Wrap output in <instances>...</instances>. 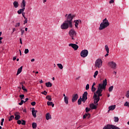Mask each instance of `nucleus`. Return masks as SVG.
<instances>
[{"label":"nucleus","mask_w":129,"mask_h":129,"mask_svg":"<svg viewBox=\"0 0 129 129\" xmlns=\"http://www.w3.org/2000/svg\"><path fill=\"white\" fill-rule=\"evenodd\" d=\"M32 127H33V128H37V123L33 122L32 123Z\"/></svg>","instance_id":"28"},{"label":"nucleus","mask_w":129,"mask_h":129,"mask_svg":"<svg viewBox=\"0 0 129 129\" xmlns=\"http://www.w3.org/2000/svg\"><path fill=\"white\" fill-rule=\"evenodd\" d=\"M25 83H26V82L25 81L22 82L20 83V85H21V86H23V85H24V84H25Z\"/></svg>","instance_id":"52"},{"label":"nucleus","mask_w":129,"mask_h":129,"mask_svg":"<svg viewBox=\"0 0 129 129\" xmlns=\"http://www.w3.org/2000/svg\"><path fill=\"white\" fill-rule=\"evenodd\" d=\"M17 123L18 124H22V121L21 120H18Z\"/></svg>","instance_id":"48"},{"label":"nucleus","mask_w":129,"mask_h":129,"mask_svg":"<svg viewBox=\"0 0 129 129\" xmlns=\"http://www.w3.org/2000/svg\"><path fill=\"white\" fill-rule=\"evenodd\" d=\"M105 50L106 51L107 53H109V48L108 47V45H105Z\"/></svg>","instance_id":"23"},{"label":"nucleus","mask_w":129,"mask_h":129,"mask_svg":"<svg viewBox=\"0 0 129 129\" xmlns=\"http://www.w3.org/2000/svg\"><path fill=\"white\" fill-rule=\"evenodd\" d=\"M108 108H109L108 112H109L110 110H114V109H115V105H111L109 106Z\"/></svg>","instance_id":"17"},{"label":"nucleus","mask_w":129,"mask_h":129,"mask_svg":"<svg viewBox=\"0 0 129 129\" xmlns=\"http://www.w3.org/2000/svg\"><path fill=\"white\" fill-rule=\"evenodd\" d=\"M57 65L58 68H59V69H60V70L63 69V65H62V64L57 63Z\"/></svg>","instance_id":"27"},{"label":"nucleus","mask_w":129,"mask_h":129,"mask_svg":"<svg viewBox=\"0 0 129 129\" xmlns=\"http://www.w3.org/2000/svg\"><path fill=\"white\" fill-rule=\"evenodd\" d=\"M69 46V47H72L75 51H76L79 48V46L76 44L70 43Z\"/></svg>","instance_id":"9"},{"label":"nucleus","mask_w":129,"mask_h":129,"mask_svg":"<svg viewBox=\"0 0 129 129\" xmlns=\"http://www.w3.org/2000/svg\"><path fill=\"white\" fill-rule=\"evenodd\" d=\"M20 112H16L15 113H14V115L16 116V115H20Z\"/></svg>","instance_id":"49"},{"label":"nucleus","mask_w":129,"mask_h":129,"mask_svg":"<svg viewBox=\"0 0 129 129\" xmlns=\"http://www.w3.org/2000/svg\"><path fill=\"white\" fill-rule=\"evenodd\" d=\"M97 105H96L95 104H91L90 105V107L91 108V109H96V108H97Z\"/></svg>","instance_id":"14"},{"label":"nucleus","mask_w":129,"mask_h":129,"mask_svg":"<svg viewBox=\"0 0 129 129\" xmlns=\"http://www.w3.org/2000/svg\"><path fill=\"white\" fill-rule=\"evenodd\" d=\"M106 85H107V81L106 80V79H105L103 81L102 84H99V86L97 89V91L98 92L99 91H103V89L105 90V88H106Z\"/></svg>","instance_id":"4"},{"label":"nucleus","mask_w":129,"mask_h":129,"mask_svg":"<svg viewBox=\"0 0 129 129\" xmlns=\"http://www.w3.org/2000/svg\"><path fill=\"white\" fill-rule=\"evenodd\" d=\"M24 19H25V21H24V25L28 23V18H26Z\"/></svg>","instance_id":"38"},{"label":"nucleus","mask_w":129,"mask_h":129,"mask_svg":"<svg viewBox=\"0 0 129 129\" xmlns=\"http://www.w3.org/2000/svg\"><path fill=\"white\" fill-rule=\"evenodd\" d=\"M90 111V109L88 107H86V112H88Z\"/></svg>","instance_id":"44"},{"label":"nucleus","mask_w":129,"mask_h":129,"mask_svg":"<svg viewBox=\"0 0 129 129\" xmlns=\"http://www.w3.org/2000/svg\"><path fill=\"white\" fill-rule=\"evenodd\" d=\"M27 100H29V98H26L25 99V101H24V102H26V101H27Z\"/></svg>","instance_id":"59"},{"label":"nucleus","mask_w":129,"mask_h":129,"mask_svg":"<svg viewBox=\"0 0 129 129\" xmlns=\"http://www.w3.org/2000/svg\"><path fill=\"white\" fill-rule=\"evenodd\" d=\"M14 118H15V120H19V119H20V118H21V115H15V117Z\"/></svg>","instance_id":"25"},{"label":"nucleus","mask_w":129,"mask_h":129,"mask_svg":"<svg viewBox=\"0 0 129 129\" xmlns=\"http://www.w3.org/2000/svg\"><path fill=\"white\" fill-rule=\"evenodd\" d=\"M96 93H94L93 96V98H94V104L98 105V102L99 101V100H100V96H102V94H101V93H102V92L101 91H99V92H98V91L97 90ZM97 94H98V96Z\"/></svg>","instance_id":"2"},{"label":"nucleus","mask_w":129,"mask_h":129,"mask_svg":"<svg viewBox=\"0 0 129 129\" xmlns=\"http://www.w3.org/2000/svg\"><path fill=\"white\" fill-rule=\"evenodd\" d=\"M37 112H38V111L35 110V108H33L32 110V114L33 117H37V115H36Z\"/></svg>","instance_id":"13"},{"label":"nucleus","mask_w":129,"mask_h":129,"mask_svg":"<svg viewBox=\"0 0 129 129\" xmlns=\"http://www.w3.org/2000/svg\"><path fill=\"white\" fill-rule=\"evenodd\" d=\"M21 32V35L22 36H23V35H24V33H25V30H23V29H21L20 30Z\"/></svg>","instance_id":"46"},{"label":"nucleus","mask_w":129,"mask_h":129,"mask_svg":"<svg viewBox=\"0 0 129 129\" xmlns=\"http://www.w3.org/2000/svg\"><path fill=\"white\" fill-rule=\"evenodd\" d=\"M22 16H23V18H24V19H26V17H25V13H22Z\"/></svg>","instance_id":"56"},{"label":"nucleus","mask_w":129,"mask_h":129,"mask_svg":"<svg viewBox=\"0 0 129 129\" xmlns=\"http://www.w3.org/2000/svg\"><path fill=\"white\" fill-rule=\"evenodd\" d=\"M82 102V98H81V97H80V98H79L78 100V105H81Z\"/></svg>","instance_id":"24"},{"label":"nucleus","mask_w":129,"mask_h":129,"mask_svg":"<svg viewBox=\"0 0 129 129\" xmlns=\"http://www.w3.org/2000/svg\"><path fill=\"white\" fill-rule=\"evenodd\" d=\"M21 124H22V125H25L26 124V121L22 120V122L21 123Z\"/></svg>","instance_id":"45"},{"label":"nucleus","mask_w":129,"mask_h":129,"mask_svg":"<svg viewBox=\"0 0 129 129\" xmlns=\"http://www.w3.org/2000/svg\"><path fill=\"white\" fill-rule=\"evenodd\" d=\"M102 66V60L101 59H98L95 62V67L98 68H100Z\"/></svg>","instance_id":"6"},{"label":"nucleus","mask_w":129,"mask_h":129,"mask_svg":"<svg viewBox=\"0 0 129 129\" xmlns=\"http://www.w3.org/2000/svg\"><path fill=\"white\" fill-rule=\"evenodd\" d=\"M88 95V93L87 92H84V94H83L82 97V102L83 103H85V101L87 100V95Z\"/></svg>","instance_id":"8"},{"label":"nucleus","mask_w":129,"mask_h":129,"mask_svg":"<svg viewBox=\"0 0 129 129\" xmlns=\"http://www.w3.org/2000/svg\"><path fill=\"white\" fill-rule=\"evenodd\" d=\"M21 7L22 9H24V10H25V9H26V1H25V0H22V2L21 4Z\"/></svg>","instance_id":"15"},{"label":"nucleus","mask_w":129,"mask_h":129,"mask_svg":"<svg viewBox=\"0 0 129 129\" xmlns=\"http://www.w3.org/2000/svg\"><path fill=\"white\" fill-rule=\"evenodd\" d=\"M114 3V0H111L109 1V4H113Z\"/></svg>","instance_id":"54"},{"label":"nucleus","mask_w":129,"mask_h":129,"mask_svg":"<svg viewBox=\"0 0 129 129\" xmlns=\"http://www.w3.org/2000/svg\"><path fill=\"white\" fill-rule=\"evenodd\" d=\"M16 31H17V29L15 28H13L12 33H14V32H16Z\"/></svg>","instance_id":"55"},{"label":"nucleus","mask_w":129,"mask_h":129,"mask_svg":"<svg viewBox=\"0 0 129 129\" xmlns=\"http://www.w3.org/2000/svg\"><path fill=\"white\" fill-rule=\"evenodd\" d=\"M108 65L111 68H112V69H115L116 68V63L113 61L109 62Z\"/></svg>","instance_id":"10"},{"label":"nucleus","mask_w":129,"mask_h":129,"mask_svg":"<svg viewBox=\"0 0 129 129\" xmlns=\"http://www.w3.org/2000/svg\"><path fill=\"white\" fill-rule=\"evenodd\" d=\"M83 119L86 118V116L84 114L83 117Z\"/></svg>","instance_id":"61"},{"label":"nucleus","mask_w":129,"mask_h":129,"mask_svg":"<svg viewBox=\"0 0 129 129\" xmlns=\"http://www.w3.org/2000/svg\"><path fill=\"white\" fill-rule=\"evenodd\" d=\"M108 26H109V22H108L107 19L105 18L103 20L102 22L100 24L99 30L100 31H102V30H104V29L107 28Z\"/></svg>","instance_id":"3"},{"label":"nucleus","mask_w":129,"mask_h":129,"mask_svg":"<svg viewBox=\"0 0 129 129\" xmlns=\"http://www.w3.org/2000/svg\"><path fill=\"white\" fill-rule=\"evenodd\" d=\"M42 94H44V95H47V92L46 91H44L43 92H41Z\"/></svg>","instance_id":"47"},{"label":"nucleus","mask_w":129,"mask_h":129,"mask_svg":"<svg viewBox=\"0 0 129 129\" xmlns=\"http://www.w3.org/2000/svg\"><path fill=\"white\" fill-rule=\"evenodd\" d=\"M74 22L75 23V27L77 28V29H78V25L81 24L82 21L80 20H74Z\"/></svg>","instance_id":"12"},{"label":"nucleus","mask_w":129,"mask_h":129,"mask_svg":"<svg viewBox=\"0 0 129 129\" xmlns=\"http://www.w3.org/2000/svg\"><path fill=\"white\" fill-rule=\"evenodd\" d=\"M31 104L32 106H34V105H36V102H32L31 103Z\"/></svg>","instance_id":"51"},{"label":"nucleus","mask_w":129,"mask_h":129,"mask_svg":"<svg viewBox=\"0 0 129 129\" xmlns=\"http://www.w3.org/2000/svg\"><path fill=\"white\" fill-rule=\"evenodd\" d=\"M52 103H53V102H49V101H48L47 102V105H48V106H51V104H52Z\"/></svg>","instance_id":"34"},{"label":"nucleus","mask_w":129,"mask_h":129,"mask_svg":"<svg viewBox=\"0 0 129 129\" xmlns=\"http://www.w3.org/2000/svg\"><path fill=\"white\" fill-rule=\"evenodd\" d=\"M80 78V77H78L76 79V80H79V79Z\"/></svg>","instance_id":"63"},{"label":"nucleus","mask_w":129,"mask_h":129,"mask_svg":"<svg viewBox=\"0 0 129 129\" xmlns=\"http://www.w3.org/2000/svg\"><path fill=\"white\" fill-rule=\"evenodd\" d=\"M46 99H47L48 100H49V101H52V98H51V96L50 95H47L46 97Z\"/></svg>","instance_id":"26"},{"label":"nucleus","mask_w":129,"mask_h":129,"mask_svg":"<svg viewBox=\"0 0 129 129\" xmlns=\"http://www.w3.org/2000/svg\"><path fill=\"white\" fill-rule=\"evenodd\" d=\"M126 97H127V98H129V91H127Z\"/></svg>","instance_id":"50"},{"label":"nucleus","mask_w":129,"mask_h":129,"mask_svg":"<svg viewBox=\"0 0 129 129\" xmlns=\"http://www.w3.org/2000/svg\"><path fill=\"white\" fill-rule=\"evenodd\" d=\"M81 56L82 58H85L88 56V50L87 49H84L81 52Z\"/></svg>","instance_id":"7"},{"label":"nucleus","mask_w":129,"mask_h":129,"mask_svg":"<svg viewBox=\"0 0 129 129\" xmlns=\"http://www.w3.org/2000/svg\"><path fill=\"white\" fill-rule=\"evenodd\" d=\"M17 59V56H14L13 58V61H15Z\"/></svg>","instance_id":"57"},{"label":"nucleus","mask_w":129,"mask_h":129,"mask_svg":"<svg viewBox=\"0 0 129 129\" xmlns=\"http://www.w3.org/2000/svg\"><path fill=\"white\" fill-rule=\"evenodd\" d=\"M66 17L67 19L60 26V28L62 30H67L70 28L73 27V24H72V20L75 18L76 15L73 14H66Z\"/></svg>","instance_id":"1"},{"label":"nucleus","mask_w":129,"mask_h":129,"mask_svg":"<svg viewBox=\"0 0 129 129\" xmlns=\"http://www.w3.org/2000/svg\"><path fill=\"white\" fill-rule=\"evenodd\" d=\"M19 97H20L21 99H24V97H25V95L24 94L23 95H20L19 96Z\"/></svg>","instance_id":"37"},{"label":"nucleus","mask_w":129,"mask_h":129,"mask_svg":"<svg viewBox=\"0 0 129 129\" xmlns=\"http://www.w3.org/2000/svg\"><path fill=\"white\" fill-rule=\"evenodd\" d=\"M22 70H23V66L21 67L19 69H18L17 75H19V74H20V73L22 72Z\"/></svg>","instance_id":"19"},{"label":"nucleus","mask_w":129,"mask_h":129,"mask_svg":"<svg viewBox=\"0 0 129 129\" xmlns=\"http://www.w3.org/2000/svg\"><path fill=\"white\" fill-rule=\"evenodd\" d=\"M24 100H22L20 102V103H19V105H23V104L24 103Z\"/></svg>","instance_id":"41"},{"label":"nucleus","mask_w":129,"mask_h":129,"mask_svg":"<svg viewBox=\"0 0 129 129\" xmlns=\"http://www.w3.org/2000/svg\"><path fill=\"white\" fill-rule=\"evenodd\" d=\"M91 90H92V92H94V91H95V90H96V88H95V87H92Z\"/></svg>","instance_id":"40"},{"label":"nucleus","mask_w":129,"mask_h":129,"mask_svg":"<svg viewBox=\"0 0 129 129\" xmlns=\"http://www.w3.org/2000/svg\"><path fill=\"white\" fill-rule=\"evenodd\" d=\"M88 89H89V84H88L86 86V90H88Z\"/></svg>","instance_id":"43"},{"label":"nucleus","mask_w":129,"mask_h":129,"mask_svg":"<svg viewBox=\"0 0 129 129\" xmlns=\"http://www.w3.org/2000/svg\"><path fill=\"white\" fill-rule=\"evenodd\" d=\"M45 117L47 120H49V119H51V118H52V117H51V115H50V113H47L45 114Z\"/></svg>","instance_id":"16"},{"label":"nucleus","mask_w":129,"mask_h":129,"mask_svg":"<svg viewBox=\"0 0 129 129\" xmlns=\"http://www.w3.org/2000/svg\"><path fill=\"white\" fill-rule=\"evenodd\" d=\"M13 5H14V7L15 8V9H17V8L19 7V2H18L14 1L13 2Z\"/></svg>","instance_id":"18"},{"label":"nucleus","mask_w":129,"mask_h":129,"mask_svg":"<svg viewBox=\"0 0 129 129\" xmlns=\"http://www.w3.org/2000/svg\"><path fill=\"white\" fill-rule=\"evenodd\" d=\"M20 44H23V42H22V38H20Z\"/></svg>","instance_id":"58"},{"label":"nucleus","mask_w":129,"mask_h":129,"mask_svg":"<svg viewBox=\"0 0 129 129\" xmlns=\"http://www.w3.org/2000/svg\"><path fill=\"white\" fill-rule=\"evenodd\" d=\"M69 35L70 36L72 40H75L77 37V32L74 29H71L69 31Z\"/></svg>","instance_id":"5"},{"label":"nucleus","mask_w":129,"mask_h":129,"mask_svg":"<svg viewBox=\"0 0 129 129\" xmlns=\"http://www.w3.org/2000/svg\"><path fill=\"white\" fill-rule=\"evenodd\" d=\"M22 88L24 90V91H25V92H27L28 91V90H27V89H26V88L25 87V86H24V85H22Z\"/></svg>","instance_id":"32"},{"label":"nucleus","mask_w":129,"mask_h":129,"mask_svg":"<svg viewBox=\"0 0 129 129\" xmlns=\"http://www.w3.org/2000/svg\"><path fill=\"white\" fill-rule=\"evenodd\" d=\"M107 56H108V53H107L105 55V57H107Z\"/></svg>","instance_id":"64"},{"label":"nucleus","mask_w":129,"mask_h":129,"mask_svg":"<svg viewBox=\"0 0 129 129\" xmlns=\"http://www.w3.org/2000/svg\"><path fill=\"white\" fill-rule=\"evenodd\" d=\"M15 118V116L14 115H11L9 118V121H11L13 120Z\"/></svg>","instance_id":"29"},{"label":"nucleus","mask_w":129,"mask_h":129,"mask_svg":"<svg viewBox=\"0 0 129 129\" xmlns=\"http://www.w3.org/2000/svg\"><path fill=\"white\" fill-rule=\"evenodd\" d=\"M4 121H5V119L2 118V120H1V125H4Z\"/></svg>","instance_id":"35"},{"label":"nucleus","mask_w":129,"mask_h":129,"mask_svg":"<svg viewBox=\"0 0 129 129\" xmlns=\"http://www.w3.org/2000/svg\"><path fill=\"white\" fill-rule=\"evenodd\" d=\"M25 54H28L29 53V49L26 48L24 51Z\"/></svg>","instance_id":"36"},{"label":"nucleus","mask_w":129,"mask_h":129,"mask_svg":"<svg viewBox=\"0 0 129 129\" xmlns=\"http://www.w3.org/2000/svg\"><path fill=\"white\" fill-rule=\"evenodd\" d=\"M95 83H93L92 87H94V86L96 85Z\"/></svg>","instance_id":"62"},{"label":"nucleus","mask_w":129,"mask_h":129,"mask_svg":"<svg viewBox=\"0 0 129 129\" xmlns=\"http://www.w3.org/2000/svg\"><path fill=\"white\" fill-rule=\"evenodd\" d=\"M124 105V106H127V107H129V102H126Z\"/></svg>","instance_id":"39"},{"label":"nucleus","mask_w":129,"mask_h":129,"mask_svg":"<svg viewBox=\"0 0 129 129\" xmlns=\"http://www.w3.org/2000/svg\"><path fill=\"white\" fill-rule=\"evenodd\" d=\"M45 85L46 87H52V83H50V82L46 83Z\"/></svg>","instance_id":"22"},{"label":"nucleus","mask_w":129,"mask_h":129,"mask_svg":"<svg viewBox=\"0 0 129 129\" xmlns=\"http://www.w3.org/2000/svg\"><path fill=\"white\" fill-rule=\"evenodd\" d=\"M31 62H34L35 61V58H33L31 60Z\"/></svg>","instance_id":"60"},{"label":"nucleus","mask_w":129,"mask_h":129,"mask_svg":"<svg viewBox=\"0 0 129 129\" xmlns=\"http://www.w3.org/2000/svg\"><path fill=\"white\" fill-rule=\"evenodd\" d=\"M97 75H98V71H96L94 73V78H96V77L97 76Z\"/></svg>","instance_id":"30"},{"label":"nucleus","mask_w":129,"mask_h":129,"mask_svg":"<svg viewBox=\"0 0 129 129\" xmlns=\"http://www.w3.org/2000/svg\"><path fill=\"white\" fill-rule=\"evenodd\" d=\"M20 23H17L16 25H15L16 28H17V27H20Z\"/></svg>","instance_id":"53"},{"label":"nucleus","mask_w":129,"mask_h":129,"mask_svg":"<svg viewBox=\"0 0 129 129\" xmlns=\"http://www.w3.org/2000/svg\"><path fill=\"white\" fill-rule=\"evenodd\" d=\"M25 11L24 8H22V9H20L18 11L17 13L19 14V15H21L22 13H24Z\"/></svg>","instance_id":"21"},{"label":"nucleus","mask_w":129,"mask_h":129,"mask_svg":"<svg viewBox=\"0 0 129 129\" xmlns=\"http://www.w3.org/2000/svg\"><path fill=\"white\" fill-rule=\"evenodd\" d=\"M85 115H86V117H87V116H89L88 117V118H90V114L89 113H86L85 114Z\"/></svg>","instance_id":"42"},{"label":"nucleus","mask_w":129,"mask_h":129,"mask_svg":"<svg viewBox=\"0 0 129 129\" xmlns=\"http://www.w3.org/2000/svg\"><path fill=\"white\" fill-rule=\"evenodd\" d=\"M77 99H78V94H74L72 96V102H75L77 101Z\"/></svg>","instance_id":"11"},{"label":"nucleus","mask_w":129,"mask_h":129,"mask_svg":"<svg viewBox=\"0 0 129 129\" xmlns=\"http://www.w3.org/2000/svg\"><path fill=\"white\" fill-rule=\"evenodd\" d=\"M69 99V98H68V97H64V101L65 103H66L67 104H68V103H69V101H68Z\"/></svg>","instance_id":"20"},{"label":"nucleus","mask_w":129,"mask_h":129,"mask_svg":"<svg viewBox=\"0 0 129 129\" xmlns=\"http://www.w3.org/2000/svg\"><path fill=\"white\" fill-rule=\"evenodd\" d=\"M119 119L117 117H114V121L115 122H118Z\"/></svg>","instance_id":"33"},{"label":"nucleus","mask_w":129,"mask_h":129,"mask_svg":"<svg viewBox=\"0 0 129 129\" xmlns=\"http://www.w3.org/2000/svg\"><path fill=\"white\" fill-rule=\"evenodd\" d=\"M112 90H113V86H110L109 89H108V91H109V92H111V91H112Z\"/></svg>","instance_id":"31"}]
</instances>
